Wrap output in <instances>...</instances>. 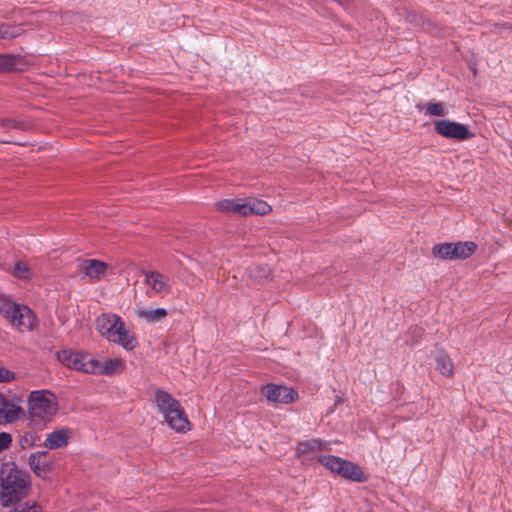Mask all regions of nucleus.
<instances>
[{
    "label": "nucleus",
    "mask_w": 512,
    "mask_h": 512,
    "mask_svg": "<svg viewBox=\"0 0 512 512\" xmlns=\"http://www.w3.org/2000/svg\"><path fill=\"white\" fill-rule=\"evenodd\" d=\"M328 446L329 444L327 442L320 439H309L300 442L296 448V452L298 456H302L310 452L329 450Z\"/></svg>",
    "instance_id": "17"
},
{
    "label": "nucleus",
    "mask_w": 512,
    "mask_h": 512,
    "mask_svg": "<svg viewBox=\"0 0 512 512\" xmlns=\"http://www.w3.org/2000/svg\"><path fill=\"white\" fill-rule=\"evenodd\" d=\"M145 282L155 293H168L171 290L168 278L157 271L147 272Z\"/></svg>",
    "instance_id": "16"
},
{
    "label": "nucleus",
    "mask_w": 512,
    "mask_h": 512,
    "mask_svg": "<svg viewBox=\"0 0 512 512\" xmlns=\"http://www.w3.org/2000/svg\"><path fill=\"white\" fill-rule=\"evenodd\" d=\"M437 134L455 140H466L474 136L466 125L451 120H439L435 122Z\"/></svg>",
    "instance_id": "8"
},
{
    "label": "nucleus",
    "mask_w": 512,
    "mask_h": 512,
    "mask_svg": "<svg viewBox=\"0 0 512 512\" xmlns=\"http://www.w3.org/2000/svg\"><path fill=\"white\" fill-rule=\"evenodd\" d=\"M16 62L15 56L0 54V72L13 70L16 67Z\"/></svg>",
    "instance_id": "27"
},
{
    "label": "nucleus",
    "mask_w": 512,
    "mask_h": 512,
    "mask_svg": "<svg viewBox=\"0 0 512 512\" xmlns=\"http://www.w3.org/2000/svg\"><path fill=\"white\" fill-rule=\"evenodd\" d=\"M72 438V431L69 428L62 427L49 433L44 440V447L50 450H56L65 447Z\"/></svg>",
    "instance_id": "13"
},
{
    "label": "nucleus",
    "mask_w": 512,
    "mask_h": 512,
    "mask_svg": "<svg viewBox=\"0 0 512 512\" xmlns=\"http://www.w3.org/2000/svg\"><path fill=\"white\" fill-rule=\"evenodd\" d=\"M25 416V410L14 401L0 397V422L14 423Z\"/></svg>",
    "instance_id": "12"
},
{
    "label": "nucleus",
    "mask_w": 512,
    "mask_h": 512,
    "mask_svg": "<svg viewBox=\"0 0 512 512\" xmlns=\"http://www.w3.org/2000/svg\"><path fill=\"white\" fill-rule=\"evenodd\" d=\"M272 211L271 206L259 199L255 198H249V199H243V207L241 211L242 216H248V215H267Z\"/></svg>",
    "instance_id": "15"
},
{
    "label": "nucleus",
    "mask_w": 512,
    "mask_h": 512,
    "mask_svg": "<svg viewBox=\"0 0 512 512\" xmlns=\"http://www.w3.org/2000/svg\"><path fill=\"white\" fill-rule=\"evenodd\" d=\"M12 435L8 432H0V453L8 450L12 445Z\"/></svg>",
    "instance_id": "30"
},
{
    "label": "nucleus",
    "mask_w": 512,
    "mask_h": 512,
    "mask_svg": "<svg viewBox=\"0 0 512 512\" xmlns=\"http://www.w3.org/2000/svg\"><path fill=\"white\" fill-rule=\"evenodd\" d=\"M14 304L15 303L13 301H11L8 297L0 294V314L1 315H3L5 317L7 315V313H10Z\"/></svg>",
    "instance_id": "29"
},
{
    "label": "nucleus",
    "mask_w": 512,
    "mask_h": 512,
    "mask_svg": "<svg viewBox=\"0 0 512 512\" xmlns=\"http://www.w3.org/2000/svg\"><path fill=\"white\" fill-rule=\"evenodd\" d=\"M340 5L344 6L345 5V0H336Z\"/></svg>",
    "instance_id": "33"
},
{
    "label": "nucleus",
    "mask_w": 512,
    "mask_h": 512,
    "mask_svg": "<svg viewBox=\"0 0 512 512\" xmlns=\"http://www.w3.org/2000/svg\"><path fill=\"white\" fill-rule=\"evenodd\" d=\"M14 275L20 279H27L31 276L28 265L25 262H17L14 266Z\"/></svg>",
    "instance_id": "28"
},
{
    "label": "nucleus",
    "mask_w": 512,
    "mask_h": 512,
    "mask_svg": "<svg viewBox=\"0 0 512 512\" xmlns=\"http://www.w3.org/2000/svg\"><path fill=\"white\" fill-rule=\"evenodd\" d=\"M57 359L69 369L91 374L94 358L88 353L66 349L57 353Z\"/></svg>",
    "instance_id": "7"
},
{
    "label": "nucleus",
    "mask_w": 512,
    "mask_h": 512,
    "mask_svg": "<svg viewBox=\"0 0 512 512\" xmlns=\"http://www.w3.org/2000/svg\"><path fill=\"white\" fill-rule=\"evenodd\" d=\"M13 380H15L14 372L3 366H0V383H7Z\"/></svg>",
    "instance_id": "31"
},
{
    "label": "nucleus",
    "mask_w": 512,
    "mask_h": 512,
    "mask_svg": "<svg viewBox=\"0 0 512 512\" xmlns=\"http://www.w3.org/2000/svg\"><path fill=\"white\" fill-rule=\"evenodd\" d=\"M32 491L30 475L15 463H3L0 469V506H15L27 498Z\"/></svg>",
    "instance_id": "1"
},
{
    "label": "nucleus",
    "mask_w": 512,
    "mask_h": 512,
    "mask_svg": "<svg viewBox=\"0 0 512 512\" xmlns=\"http://www.w3.org/2000/svg\"><path fill=\"white\" fill-rule=\"evenodd\" d=\"M58 411V403L55 395L48 390L32 391L28 398V417L30 422L39 427H44L50 422Z\"/></svg>",
    "instance_id": "3"
},
{
    "label": "nucleus",
    "mask_w": 512,
    "mask_h": 512,
    "mask_svg": "<svg viewBox=\"0 0 512 512\" xmlns=\"http://www.w3.org/2000/svg\"><path fill=\"white\" fill-rule=\"evenodd\" d=\"M168 313L165 308L140 309L137 316L147 323H156L164 320Z\"/></svg>",
    "instance_id": "19"
},
{
    "label": "nucleus",
    "mask_w": 512,
    "mask_h": 512,
    "mask_svg": "<svg viewBox=\"0 0 512 512\" xmlns=\"http://www.w3.org/2000/svg\"><path fill=\"white\" fill-rule=\"evenodd\" d=\"M218 208L224 212H234L241 215L243 199H224L218 202Z\"/></svg>",
    "instance_id": "21"
},
{
    "label": "nucleus",
    "mask_w": 512,
    "mask_h": 512,
    "mask_svg": "<svg viewBox=\"0 0 512 512\" xmlns=\"http://www.w3.org/2000/svg\"><path fill=\"white\" fill-rule=\"evenodd\" d=\"M154 401L159 413L163 416L169 427L176 432H185L189 429V421L181 407L180 402L168 392L157 389Z\"/></svg>",
    "instance_id": "4"
},
{
    "label": "nucleus",
    "mask_w": 512,
    "mask_h": 512,
    "mask_svg": "<svg viewBox=\"0 0 512 512\" xmlns=\"http://www.w3.org/2000/svg\"><path fill=\"white\" fill-rule=\"evenodd\" d=\"M23 29L20 26L1 25L0 37L4 39H12L22 34Z\"/></svg>",
    "instance_id": "25"
},
{
    "label": "nucleus",
    "mask_w": 512,
    "mask_h": 512,
    "mask_svg": "<svg viewBox=\"0 0 512 512\" xmlns=\"http://www.w3.org/2000/svg\"><path fill=\"white\" fill-rule=\"evenodd\" d=\"M411 333L415 334L417 337H421L423 334V330L419 327H414L411 329Z\"/></svg>",
    "instance_id": "32"
},
{
    "label": "nucleus",
    "mask_w": 512,
    "mask_h": 512,
    "mask_svg": "<svg viewBox=\"0 0 512 512\" xmlns=\"http://www.w3.org/2000/svg\"><path fill=\"white\" fill-rule=\"evenodd\" d=\"M435 361L436 368L443 376L449 377L453 374L454 366L452 360L445 351H439L436 355Z\"/></svg>",
    "instance_id": "20"
},
{
    "label": "nucleus",
    "mask_w": 512,
    "mask_h": 512,
    "mask_svg": "<svg viewBox=\"0 0 512 512\" xmlns=\"http://www.w3.org/2000/svg\"><path fill=\"white\" fill-rule=\"evenodd\" d=\"M8 512H43V509L36 501L29 500L22 504L18 503L14 509L9 510Z\"/></svg>",
    "instance_id": "24"
},
{
    "label": "nucleus",
    "mask_w": 512,
    "mask_h": 512,
    "mask_svg": "<svg viewBox=\"0 0 512 512\" xmlns=\"http://www.w3.org/2000/svg\"><path fill=\"white\" fill-rule=\"evenodd\" d=\"M271 269L267 265L255 266L249 268V277L257 282H262L269 278Z\"/></svg>",
    "instance_id": "23"
},
{
    "label": "nucleus",
    "mask_w": 512,
    "mask_h": 512,
    "mask_svg": "<svg viewBox=\"0 0 512 512\" xmlns=\"http://www.w3.org/2000/svg\"><path fill=\"white\" fill-rule=\"evenodd\" d=\"M262 392L268 401L281 404L291 403L298 396L294 389L275 384H267L263 387Z\"/></svg>",
    "instance_id": "9"
},
{
    "label": "nucleus",
    "mask_w": 512,
    "mask_h": 512,
    "mask_svg": "<svg viewBox=\"0 0 512 512\" xmlns=\"http://www.w3.org/2000/svg\"><path fill=\"white\" fill-rule=\"evenodd\" d=\"M477 246L472 241L452 243L453 260L466 259L476 250Z\"/></svg>",
    "instance_id": "18"
},
{
    "label": "nucleus",
    "mask_w": 512,
    "mask_h": 512,
    "mask_svg": "<svg viewBox=\"0 0 512 512\" xmlns=\"http://www.w3.org/2000/svg\"><path fill=\"white\" fill-rule=\"evenodd\" d=\"M318 461L332 473L350 481L363 483L368 479L358 464L344 458L334 455H322L319 456Z\"/></svg>",
    "instance_id": "5"
},
{
    "label": "nucleus",
    "mask_w": 512,
    "mask_h": 512,
    "mask_svg": "<svg viewBox=\"0 0 512 512\" xmlns=\"http://www.w3.org/2000/svg\"><path fill=\"white\" fill-rule=\"evenodd\" d=\"M80 271L92 280L101 279L108 269L105 262L96 259H86L80 263Z\"/></svg>",
    "instance_id": "14"
},
{
    "label": "nucleus",
    "mask_w": 512,
    "mask_h": 512,
    "mask_svg": "<svg viewBox=\"0 0 512 512\" xmlns=\"http://www.w3.org/2000/svg\"><path fill=\"white\" fill-rule=\"evenodd\" d=\"M5 318L19 331H31L38 325V319L34 312L24 304L15 303L10 313Z\"/></svg>",
    "instance_id": "6"
},
{
    "label": "nucleus",
    "mask_w": 512,
    "mask_h": 512,
    "mask_svg": "<svg viewBox=\"0 0 512 512\" xmlns=\"http://www.w3.org/2000/svg\"><path fill=\"white\" fill-rule=\"evenodd\" d=\"M31 470L40 478H46L54 466L53 456L48 451H37L29 456Z\"/></svg>",
    "instance_id": "10"
},
{
    "label": "nucleus",
    "mask_w": 512,
    "mask_h": 512,
    "mask_svg": "<svg viewBox=\"0 0 512 512\" xmlns=\"http://www.w3.org/2000/svg\"><path fill=\"white\" fill-rule=\"evenodd\" d=\"M91 374L112 376L121 374L125 367V360L121 358H105L103 360H93V366H89Z\"/></svg>",
    "instance_id": "11"
},
{
    "label": "nucleus",
    "mask_w": 512,
    "mask_h": 512,
    "mask_svg": "<svg viewBox=\"0 0 512 512\" xmlns=\"http://www.w3.org/2000/svg\"><path fill=\"white\" fill-rule=\"evenodd\" d=\"M425 109H426V114H428L430 116L441 117V116L446 115V110L444 108V105H443V103H440V102H429L426 104Z\"/></svg>",
    "instance_id": "26"
},
{
    "label": "nucleus",
    "mask_w": 512,
    "mask_h": 512,
    "mask_svg": "<svg viewBox=\"0 0 512 512\" xmlns=\"http://www.w3.org/2000/svg\"><path fill=\"white\" fill-rule=\"evenodd\" d=\"M96 325L104 338L125 350L130 351L137 346L135 335L126 327L120 316L113 313L101 314L96 320Z\"/></svg>",
    "instance_id": "2"
},
{
    "label": "nucleus",
    "mask_w": 512,
    "mask_h": 512,
    "mask_svg": "<svg viewBox=\"0 0 512 512\" xmlns=\"http://www.w3.org/2000/svg\"><path fill=\"white\" fill-rule=\"evenodd\" d=\"M432 254L439 259L453 260L452 243L446 242L435 245L432 249Z\"/></svg>",
    "instance_id": "22"
}]
</instances>
